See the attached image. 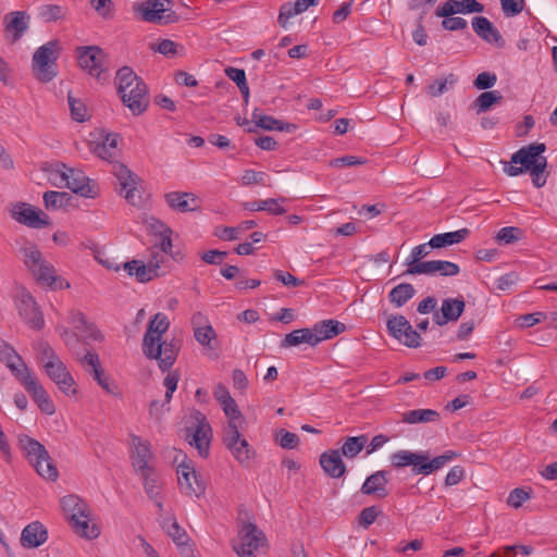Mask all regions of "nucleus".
Here are the masks:
<instances>
[{
	"instance_id": "obj_1",
	"label": "nucleus",
	"mask_w": 557,
	"mask_h": 557,
	"mask_svg": "<svg viewBox=\"0 0 557 557\" xmlns=\"http://www.w3.org/2000/svg\"><path fill=\"white\" fill-rule=\"evenodd\" d=\"M92 151L97 157L112 163V173L119 181L124 198L132 206L138 205L141 197L137 190V184L140 178L124 163L114 161L117 154V136L107 135L102 143L94 146Z\"/></svg>"
},
{
	"instance_id": "obj_2",
	"label": "nucleus",
	"mask_w": 557,
	"mask_h": 557,
	"mask_svg": "<svg viewBox=\"0 0 557 557\" xmlns=\"http://www.w3.org/2000/svg\"><path fill=\"white\" fill-rule=\"evenodd\" d=\"M117 94L124 106L134 115L146 111L149 99L146 84L136 75L129 66L121 67L116 73Z\"/></svg>"
},
{
	"instance_id": "obj_3",
	"label": "nucleus",
	"mask_w": 557,
	"mask_h": 557,
	"mask_svg": "<svg viewBox=\"0 0 557 557\" xmlns=\"http://www.w3.org/2000/svg\"><path fill=\"white\" fill-rule=\"evenodd\" d=\"M18 447L41 478L49 481L58 479L59 471L57 466L41 443L28 435L22 434L18 436Z\"/></svg>"
},
{
	"instance_id": "obj_4",
	"label": "nucleus",
	"mask_w": 557,
	"mask_h": 557,
	"mask_svg": "<svg viewBox=\"0 0 557 557\" xmlns=\"http://www.w3.org/2000/svg\"><path fill=\"white\" fill-rule=\"evenodd\" d=\"M60 41L54 39L40 46L33 54L32 73L40 83H49L58 76L57 61L61 55Z\"/></svg>"
},
{
	"instance_id": "obj_5",
	"label": "nucleus",
	"mask_w": 557,
	"mask_h": 557,
	"mask_svg": "<svg viewBox=\"0 0 557 557\" xmlns=\"http://www.w3.org/2000/svg\"><path fill=\"white\" fill-rule=\"evenodd\" d=\"M502 163L504 164L503 170L508 176H518L528 171L536 188H541L546 184L547 174H545V170L547 160H532L530 156L520 148L511 156L510 162L502 161Z\"/></svg>"
},
{
	"instance_id": "obj_6",
	"label": "nucleus",
	"mask_w": 557,
	"mask_h": 557,
	"mask_svg": "<svg viewBox=\"0 0 557 557\" xmlns=\"http://www.w3.org/2000/svg\"><path fill=\"white\" fill-rule=\"evenodd\" d=\"M23 262L35 280L45 286H53L57 281L55 270L41 255L37 245L24 240L18 248Z\"/></svg>"
},
{
	"instance_id": "obj_7",
	"label": "nucleus",
	"mask_w": 557,
	"mask_h": 557,
	"mask_svg": "<svg viewBox=\"0 0 557 557\" xmlns=\"http://www.w3.org/2000/svg\"><path fill=\"white\" fill-rule=\"evenodd\" d=\"M77 59L81 69L99 82H106L108 78L110 62L109 55L98 46H85L77 48Z\"/></svg>"
},
{
	"instance_id": "obj_8",
	"label": "nucleus",
	"mask_w": 557,
	"mask_h": 557,
	"mask_svg": "<svg viewBox=\"0 0 557 557\" xmlns=\"http://www.w3.org/2000/svg\"><path fill=\"white\" fill-rule=\"evenodd\" d=\"M171 0H146L135 3L133 9L145 22L169 25L180 20L176 12L171 9Z\"/></svg>"
},
{
	"instance_id": "obj_9",
	"label": "nucleus",
	"mask_w": 557,
	"mask_h": 557,
	"mask_svg": "<svg viewBox=\"0 0 557 557\" xmlns=\"http://www.w3.org/2000/svg\"><path fill=\"white\" fill-rule=\"evenodd\" d=\"M195 424L186 429V440L194 446L201 457L209 455L212 429L203 413L195 410L191 413Z\"/></svg>"
},
{
	"instance_id": "obj_10",
	"label": "nucleus",
	"mask_w": 557,
	"mask_h": 557,
	"mask_svg": "<svg viewBox=\"0 0 557 557\" xmlns=\"http://www.w3.org/2000/svg\"><path fill=\"white\" fill-rule=\"evenodd\" d=\"M239 423L240 421L228 422L223 431L222 440L223 444L240 465H248L253 455V450L248 442L242 437L238 430Z\"/></svg>"
},
{
	"instance_id": "obj_11",
	"label": "nucleus",
	"mask_w": 557,
	"mask_h": 557,
	"mask_svg": "<svg viewBox=\"0 0 557 557\" xmlns=\"http://www.w3.org/2000/svg\"><path fill=\"white\" fill-rule=\"evenodd\" d=\"M237 537L238 543L233 545L237 554L255 553L268 545L265 534L252 522H240Z\"/></svg>"
},
{
	"instance_id": "obj_12",
	"label": "nucleus",
	"mask_w": 557,
	"mask_h": 557,
	"mask_svg": "<svg viewBox=\"0 0 557 557\" xmlns=\"http://www.w3.org/2000/svg\"><path fill=\"white\" fill-rule=\"evenodd\" d=\"M388 334L409 348L421 346L422 337L401 314L391 315L386 321Z\"/></svg>"
},
{
	"instance_id": "obj_13",
	"label": "nucleus",
	"mask_w": 557,
	"mask_h": 557,
	"mask_svg": "<svg viewBox=\"0 0 557 557\" xmlns=\"http://www.w3.org/2000/svg\"><path fill=\"white\" fill-rule=\"evenodd\" d=\"M63 171L53 174V184L57 186H66L73 193L83 197H94V190L90 186V180L81 171L69 169L62 164Z\"/></svg>"
},
{
	"instance_id": "obj_14",
	"label": "nucleus",
	"mask_w": 557,
	"mask_h": 557,
	"mask_svg": "<svg viewBox=\"0 0 557 557\" xmlns=\"http://www.w3.org/2000/svg\"><path fill=\"white\" fill-rule=\"evenodd\" d=\"M15 305L20 317L29 327L40 330L44 326V315L26 288L20 287L17 289Z\"/></svg>"
},
{
	"instance_id": "obj_15",
	"label": "nucleus",
	"mask_w": 557,
	"mask_h": 557,
	"mask_svg": "<svg viewBox=\"0 0 557 557\" xmlns=\"http://www.w3.org/2000/svg\"><path fill=\"white\" fill-rule=\"evenodd\" d=\"M178 486L183 494L199 498L206 492V483L197 474L191 461H182L177 466Z\"/></svg>"
},
{
	"instance_id": "obj_16",
	"label": "nucleus",
	"mask_w": 557,
	"mask_h": 557,
	"mask_svg": "<svg viewBox=\"0 0 557 557\" xmlns=\"http://www.w3.org/2000/svg\"><path fill=\"white\" fill-rule=\"evenodd\" d=\"M170 322L165 314L163 313H156L149 321L147 325L146 333L144 334L143 338V352H149V355H152L156 352V355L159 356L160 350H157V347L154 345L157 342H160L162 338V335L169 330ZM158 349H160V346H158Z\"/></svg>"
},
{
	"instance_id": "obj_17",
	"label": "nucleus",
	"mask_w": 557,
	"mask_h": 557,
	"mask_svg": "<svg viewBox=\"0 0 557 557\" xmlns=\"http://www.w3.org/2000/svg\"><path fill=\"white\" fill-rule=\"evenodd\" d=\"M11 216L32 228H44L49 225L48 215L26 202L15 203L11 209Z\"/></svg>"
},
{
	"instance_id": "obj_18",
	"label": "nucleus",
	"mask_w": 557,
	"mask_h": 557,
	"mask_svg": "<svg viewBox=\"0 0 557 557\" xmlns=\"http://www.w3.org/2000/svg\"><path fill=\"white\" fill-rule=\"evenodd\" d=\"M30 16L26 11H13L4 15V36L10 44L18 41L29 28Z\"/></svg>"
},
{
	"instance_id": "obj_19",
	"label": "nucleus",
	"mask_w": 557,
	"mask_h": 557,
	"mask_svg": "<svg viewBox=\"0 0 557 557\" xmlns=\"http://www.w3.org/2000/svg\"><path fill=\"white\" fill-rule=\"evenodd\" d=\"M25 389L30 394L34 401L37 404L39 409L46 414H53L55 412V406L48 395L44 386L38 382L32 372L26 373L21 381H18Z\"/></svg>"
},
{
	"instance_id": "obj_20",
	"label": "nucleus",
	"mask_w": 557,
	"mask_h": 557,
	"mask_svg": "<svg viewBox=\"0 0 557 557\" xmlns=\"http://www.w3.org/2000/svg\"><path fill=\"white\" fill-rule=\"evenodd\" d=\"M44 368L48 376L64 394H76V388H74L75 381L60 358L55 361H46Z\"/></svg>"
},
{
	"instance_id": "obj_21",
	"label": "nucleus",
	"mask_w": 557,
	"mask_h": 557,
	"mask_svg": "<svg viewBox=\"0 0 557 557\" xmlns=\"http://www.w3.org/2000/svg\"><path fill=\"white\" fill-rule=\"evenodd\" d=\"M81 364L106 392L114 394L116 386L104 374L97 352L87 351L81 359Z\"/></svg>"
},
{
	"instance_id": "obj_22",
	"label": "nucleus",
	"mask_w": 557,
	"mask_h": 557,
	"mask_svg": "<svg viewBox=\"0 0 557 557\" xmlns=\"http://www.w3.org/2000/svg\"><path fill=\"white\" fill-rule=\"evenodd\" d=\"M0 361L3 362L16 377L21 381L26 373H30L28 367L22 357L16 352L13 346L7 341L0 338Z\"/></svg>"
},
{
	"instance_id": "obj_23",
	"label": "nucleus",
	"mask_w": 557,
	"mask_h": 557,
	"mask_svg": "<svg viewBox=\"0 0 557 557\" xmlns=\"http://www.w3.org/2000/svg\"><path fill=\"white\" fill-rule=\"evenodd\" d=\"M132 446L131 459L135 472L138 474L152 470L153 468L149 466V461L152 458L149 442L141 440V437L137 435H132Z\"/></svg>"
},
{
	"instance_id": "obj_24",
	"label": "nucleus",
	"mask_w": 557,
	"mask_h": 557,
	"mask_svg": "<svg viewBox=\"0 0 557 557\" xmlns=\"http://www.w3.org/2000/svg\"><path fill=\"white\" fill-rule=\"evenodd\" d=\"M160 346V354L159 356L153 352L152 355H149V352H144V355L148 359H154L158 361L159 368L164 372L168 371L176 361V358L178 356L180 351V343L175 338L171 341H160L157 342L154 347L158 348Z\"/></svg>"
},
{
	"instance_id": "obj_25",
	"label": "nucleus",
	"mask_w": 557,
	"mask_h": 557,
	"mask_svg": "<svg viewBox=\"0 0 557 557\" xmlns=\"http://www.w3.org/2000/svg\"><path fill=\"white\" fill-rule=\"evenodd\" d=\"M160 524L166 534L178 546L182 555L189 556L193 554V548L188 544L189 537L186 531L178 524L174 517H161Z\"/></svg>"
},
{
	"instance_id": "obj_26",
	"label": "nucleus",
	"mask_w": 557,
	"mask_h": 557,
	"mask_svg": "<svg viewBox=\"0 0 557 557\" xmlns=\"http://www.w3.org/2000/svg\"><path fill=\"white\" fill-rule=\"evenodd\" d=\"M483 10V4L476 0H447L436 8L435 15L448 17L457 13H480Z\"/></svg>"
},
{
	"instance_id": "obj_27",
	"label": "nucleus",
	"mask_w": 557,
	"mask_h": 557,
	"mask_svg": "<svg viewBox=\"0 0 557 557\" xmlns=\"http://www.w3.org/2000/svg\"><path fill=\"white\" fill-rule=\"evenodd\" d=\"M168 206L178 212H193L200 209L199 198L191 193L172 191L165 195Z\"/></svg>"
},
{
	"instance_id": "obj_28",
	"label": "nucleus",
	"mask_w": 557,
	"mask_h": 557,
	"mask_svg": "<svg viewBox=\"0 0 557 557\" xmlns=\"http://www.w3.org/2000/svg\"><path fill=\"white\" fill-rule=\"evenodd\" d=\"M319 461L323 471L332 479H339L346 472V466L338 449L322 453Z\"/></svg>"
},
{
	"instance_id": "obj_29",
	"label": "nucleus",
	"mask_w": 557,
	"mask_h": 557,
	"mask_svg": "<svg viewBox=\"0 0 557 557\" xmlns=\"http://www.w3.org/2000/svg\"><path fill=\"white\" fill-rule=\"evenodd\" d=\"M48 539V531L39 521L27 524L21 534V545L24 548H37Z\"/></svg>"
},
{
	"instance_id": "obj_30",
	"label": "nucleus",
	"mask_w": 557,
	"mask_h": 557,
	"mask_svg": "<svg viewBox=\"0 0 557 557\" xmlns=\"http://www.w3.org/2000/svg\"><path fill=\"white\" fill-rule=\"evenodd\" d=\"M387 474V471L380 470L369 475L361 486V493L364 495H374L379 498L386 497L388 495L386 490V484L388 483Z\"/></svg>"
},
{
	"instance_id": "obj_31",
	"label": "nucleus",
	"mask_w": 557,
	"mask_h": 557,
	"mask_svg": "<svg viewBox=\"0 0 557 557\" xmlns=\"http://www.w3.org/2000/svg\"><path fill=\"white\" fill-rule=\"evenodd\" d=\"M474 33L483 40L498 46L504 45V39L496 27L484 16H475L472 20Z\"/></svg>"
},
{
	"instance_id": "obj_32",
	"label": "nucleus",
	"mask_w": 557,
	"mask_h": 557,
	"mask_svg": "<svg viewBox=\"0 0 557 557\" xmlns=\"http://www.w3.org/2000/svg\"><path fill=\"white\" fill-rule=\"evenodd\" d=\"M213 395L223 407L224 413L228 418V422L240 421L242 412L238 410L236 401L231 397L228 389L224 385L218 384L214 387Z\"/></svg>"
},
{
	"instance_id": "obj_33",
	"label": "nucleus",
	"mask_w": 557,
	"mask_h": 557,
	"mask_svg": "<svg viewBox=\"0 0 557 557\" xmlns=\"http://www.w3.org/2000/svg\"><path fill=\"white\" fill-rule=\"evenodd\" d=\"M424 453H413L410 450H398L391 455V463L394 468H404L411 466L414 474H420L418 468L423 462Z\"/></svg>"
},
{
	"instance_id": "obj_34",
	"label": "nucleus",
	"mask_w": 557,
	"mask_h": 557,
	"mask_svg": "<svg viewBox=\"0 0 557 557\" xmlns=\"http://www.w3.org/2000/svg\"><path fill=\"white\" fill-rule=\"evenodd\" d=\"M459 457V454L454 450H446L443 455L436 456L430 459L428 454L424 453V461L421 462V467L418 468V472L422 475H429L443 467L448 462Z\"/></svg>"
},
{
	"instance_id": "obj_35",
	"label": "nucleus",
	"mask_w": 557,
	"mask_h": 557,
	"mask_svg": "<svg viewBox=\"0 0 557 557\" xmlns=\"http://www.w3.org/2000/svg\"><path fill=\"white\" fill-rule=\"evenodd\" d=\"M346 330V325L336 320H323L313 325V332L319 343L331 339Z\"/></svg>"
},
{
	"instance_id": "obj_36",
	"label": "nucleus",
	"mask_w": 557,
	"mask_h": 557,
	"mask_svg": "<svg viewBox=\"0 0 557 557\" xmlns=\"http://www.w3.org/2000/svg\"><path fill=\"white\" fill-rule=\"evenodd\" d=\"M252 120L256 123V126L267 131L293 132L294 129H296L295 124L284 123L280 120L274 119L273 116L262 114L259 109H255V111L252 112Z\"/></svg>"
},
{
	"instance_id": "obj_37",
	"label": "nucleus",
	"mask_w": 557,
	"mask_h": 557,
	"mask_svg": "<svg viewBox=\"0 0 557 557\" xmlns=\"http://www.w3.org/2000/svg\"><path fill=\"white\" fill-rule=\"evenodd\" d=\"M315 333L312 329H299L295 330L288 334L285 335L284 339L282 341L281 346L282 347H292L297 346L300 344H308L310 346H315L319 344V339L315 338Z\"/></svg>"
},
{
	"instance_id": "obj_38",
	"label": "nucleus",
	"mask_w": 557,
	"mask_h": 557,
	"mask_svg": "<svg viewBox=\"0 0 557 557\" xmlns=\"http://www.w3.org/2000/svg\"><path fill=\"white\" fill-rule=\"evenodd\" d=\"M280 201H285V198H269L265 200L247 201L243 203V207L244 209L251 212L263 210L274 215H281L284 214L286 210L282 206H280Z\"/></svg>"
},
{
	"instance_id": "obj_39",
	"label": "nucleus",
	"mask_w": 557,
	"mask_h": 557,
	"mask_svg": "<svg viewBox=\"0 0 557 557\" xmlns=\"http://www.w3.org/2000/svg\"><path fill=\"white\" fill-rule=\"evenodd\" d=\"M470 234L468 228H461L455 232L436 234L430 239L431 248H443L465 240Z\"/></svg>"
},
{
	"instance_id": "obj_40",
	"label": "nucleus",
	"mask_w": 557,
	"mask_h": 557,
	"mask_svg": "<svg viewBox=\"0 0 557 557\" xmlns=\"http://www.w3.org/2000/svg\"><path fill=\"white\" fill-rule=\"evenodd\" d=\"M70 525L76 534L86 539L92 540L100 534L96 524H89V509L83 513V517H75L69 521Z\"/></svg>"
},
{
	"instance_id": "obj_41",
	"label": "nucleus",
	"mask_w": 557,
	"mask_h": 557,
	"mask_svg": "<svg viewBox=\"0 0 557 557\" xmlns=\"http://www.w3.org/2000/svg\"><path fill=\"white\" fill-rule=\"evenodd\" d=\"M61 506L69 521L75 517H83V513L89 509L88 505L76 495L64 496L61 499Z\"/></svg>"
},
{
	"instance_id": "obj_42",
	"label": "nucleus",
	"mask_w": 557,
	"mask_h": 557,
	"mask_svg": "<svg viewBox=\"0 0 557 557\" xmlns=\"http://www.w3.org/2000/svg\"><path fill=\"white\" fill-rule=\"evenodd\" d=\"M440 413L433 409H414L401 413V421L408 424L436 422Z\"/></svg>"
},
{
	"instance_id": "obj_43",
	"label": "nucleus",
	"mask_w": 557,
	"mask_h": 557,
	"mask_svg": "<svg viewBox=\"0 0 557 557\" xmlns=\"http://www.w3.org/2000/svg\"><path fill=\"white\" fill-rule=\"evenodd\" d=\"M124 270L127 271L128 275H135L138 282L147 283L154 277H158L149 264H145L140 260H132L124 263Z\"/></svg>"
},
{
	"instance_id": "obj_44",
	"label": "nucleus",
	"mask_w": 557,
	"mask_h": 557,
	"mask_svg": "<svg viewBox=\"0 0 557 557\" xmlns=\"http://www.w3.org/2000/svg\"><path fill=\"white\" fill-rule=\"evenodd\" d=\"M416 294V289L410 283H400L388 294V300L395 307L400 308L406 305Z\"/></svg>"
},
{
	"instance_id": "obj_45",
	"label": "nucleus",
	"mask_w": 557,
	"mask_h": 557,
	"mask_svg": "<svg viewBox=\"0 0 557 557\" xmlns=\"http://www.w3.org/2000/svg\"><path fill=\"white\" fill-rule=\"evenodd\" d=\"M465 306V300L461 297L444 299L441 307L443 320L457 321L461 317Z\"/></svg>"
},
{
	"instance_id": "obj_46",
	"label": "nucleus",
	"mask_w": 557,
	"mask_h": 557,
	"mask_svg": "<svg viewBox=\"0 0 557 557\" xmlns=\"http://www.w3.org/2000/svg\"><path fill=\"white\" fill-rule=\"evenodd\" d=\"M67 15V8L59 4H42L38 8V17L46 23L62 21Z\"/></svg>"
},
{
	"instance_id": "obj_47",
	"label": "nucleus",
	"mask_w": 557,
	"mask_h": 557,
	"mask_svg": "<svg viewBox=\"0 0 557 557\" xmlns=\"http://www.w3.org/2000/svg\"><path fill=\"white\" fill-rule=\"evenodd\" d=\"M367 442V435L349 436L345 440L339 451L346 458L354 459L362 451Z\"/></svg>"
},
{
	"instance_id": "obj_48",
	"label": "nucleus",
	"mask_w": 557,
	"mask_h": 557,
	"mask_svg": "<svg viewBox=\"0 0 557 557\" xmlns=\"http://www.w3.org/2000/svg\"><path fill=\"white\" fill-rule=\"evenodd\" d=\"M72 195L66 191L49 190L44 194V203L48 210H57L70 205Z\"/></svg>"
},
{
	"instance_id": "obj_49",
	"label": "nucleus",
	"mask_w": 557,
	"mask_h": 557,
	"mask_svg": "<svg viewBox=\"0 0 557 557\" xmlns=\"http://www.w3.org/2000/svg\"><path fill=\"white\" fill-rule=\"evenodd\" d=\"M144 482L146 494L151 500H157L160 495L161 482L156 474L154 469L138 473Z\"/></svg>"
},
{
	"instance_id": "obj_50",
	"label": "nucleus",
	"mask_w": 557,
	"mask_h": 557,
	"mask_svg": "<svg viewBox=\"0 0 557 557\" xmlns=\"http://www.w3.org/2000/svg\"><path fill=\"white\" fill-rule=\"evenodd\" d=\"M503 100V96L499 91H484L474 101L476 113H483L490 110L494 104L499 103Z\"/></svg>"
},
{
	"instance_id": "obj_51",
	"label": "nucleus",
	"mask_w": 557,
	"mask_h": 557,
	"mask_svg": "<svg viewBox=\"0 0 557 557\" xmlns=\"http://www.w3.org/2000/svg\"><path fill=\"white\" fill-rule=\"evenodd\" d=\"M70 322L79 330L90 331L89 336L95 341L102 339L100 331H98L92 324H88L85 314L78 310H73L70 313Z\"/></svg>"
},
{
	"instance_id": "obj_52",
	"label": "nucleus",
	"mask_w": 557,
	"mask_h": 557,
	"mask_svg": "<svg viewBox=\"0 0 557 557\" xmlns=\"http://www.w3.org/2000/svg\"><path fill=\"white\" fill-rule=\"evenodd\" d=\"M153 227L156 228L160 236V242L157 243L154 247L158 248L159 251L162 252L163 255H169L173 248L171 239L172 230L161 222H157V224Z\"/></svg>"
},
{
	"instance_id": "obj_53",
	"label": "nucleus",
	"mask_w": 557,
	"mask_h": 557,
	"mask_svg": "<svg viewBox=\"0 0 557 557\" xmlns=\"http://www.w3.org/2000/svg\"><path fill=\"white\" fill-rule=\"evenodd\" d=\"M194 337L201 346L207 347L208 349L214 348L216 333L212 325H206L205 327L194 330Z\"/></svg>"
},
{
	"instance_id": "obj_54",
	"label": "nucleus",
	"mask_w": 557,
	"mask_h": 557,
	"mask_svg": "<svg viewBox=\"0 0 557 557\" xmlns=\"http://www.w3.org/2000/svg\"><path fill=\"white\" fill-rule=\"evenodd\" d=\"M457 77L455 74H448L444 79L436 81L435 83L428 86V94L431 97H438L445 94L449 87L455 85Z\"/></svg>"
},
{
	"instance_id": "obj_55",
	"label": "nucleus",
	"mask_w": 557,
	"mask_h": 557,
	"mask_svg": "<svg viewBox=\"0 0 557 557\" xmlns=\"http://www.w3.org/2000/svg\"><path fill=\"white\" fill-rule=\"evenodd\" d=\"M531 498V488L529 491L522 488V487H516L513 488L508 497H507V504L508 506L512 508H520L522 504Z\"/></svg>"
},
{
	"instance_id": "obj_56",
	"label": "nucleus",
	"mask_w": 557,
	"mask_h": 557,
	"mask_svg": "<svg viewBox=\"0 0 557 557\" xmlns=\"http://www.w3.org/2000/svg\"><path fill=\"white\" fill-rule=\"evenodd\" d=\"M522 231L519 227L515 226H505L502 227L496 236V239L499 243L509 245L518 242L521 237Z\"/></svg>"
},
{
	"instance_id": "obj_57",
	"label": "nucleus",
	"mask_w": 557,
	"mask_h": 557,
	"mask_svg": "<svg viewBox=\"0 0 557 557\" xmlns=\"http://www.w3.org/2000/svg\"><path fill=\"white\" fill-rule=\"evenodd\" d=\"M67 101L72 117L77 122L86 121L88 117L86 106L79 99L74 98L71 94L67 96Z\"/></svg>"
},
{
	"instance_id": "obj_58",
	"label": "nucleus",
	"mask_w": 557,
	"mask_h": 557,
	"mask_svg": "<svg viewBox=\"0 0 557 557\" xmlns=\"http://www.w3.org/2000/svg\"><path fill=\"white\" fill-rule=\"evenodd\" d=\"M459 265L446 261V260H434V274H440L442 276H455L459 273Z\"/></svg>"
},
{
	"instance_id": "obj_59",
	"label": "nucleus",
	"mask_w": 557,
	"mask_h": 557,
	"mask_svg": "<svg viewBox=\"0 0 557 557\" xmlns=\"http://www.w3.org/2000/svg\"><path fill=\"white\" fill-rule=\"evenodd\" d=\"M406 275L426 274L434 275V260L432 261H419L413 264H409L405 271Z\"/></svg>"
},
{
	"instance_id": "obj_60",
	"label": "nucleus",
	"mask_w": 557,
	"mask_h": 557,
	"mask_svg": "<svg viewBox=\"0 0 557 557\" xmlns=\"http://www.w3.org/2000/svg\"><path fill=\"white\" fill-rule=\"evenodd\" d=\"M497 82V76L494 73L482 72L480 73L473 82V85L476 89L487 90L492 88Z\"/></svg>"
},
{
	"instance_id": "obj_61",
	"label": "nucleus",
	"mask_w": 557,
	"mask_h": 557,
	"mask_svg": "<svg viewBox=\"0 0 557 557\" xmlns=\"http://www.w3.org/2000/svg\"><path fill=\"white\" fill-rule=\"evenodd\" d=\"M380 512L376 506L363 508L358 516L359 524L363 528H369L375 521Z\"/></svg>"
},
{
	"instance_id": "obj_62",
	"label": "nucleus",
	"mask_w": 557,
	"mask_h": 557,
	"mask_svg": "<svg viewBox=\"0 0 557 557\" xmlns=\"http://www.w3.org/2000/svg\"><path fill=\"white\" fill-rule=\"evenodd\" d=\"M503 12L506 16L520 14L525 5L524 0H500Z\"/></svg>"
},
{
	"instance_id": "obj_63",
	"label": "nucleus",
	"mask_w": 557,
	"mask_h": 557,
	"mask_svg": "<svg viewBox=\"0 0 557 557\" xmlns=\"http://www.w3.org/2000/svg\"><path fill=\"white\" fill-rule=\"evenodd\" d=\"M151 49L165 57H174L177 53V45L171 39H162L158 44H152Z\"/></svg>"
},
{
	"instance_id": "obj_64",
	"label": "nucleus",
	"mask_w": 557,
	"mask_h": 557,
	"mask_svg": "<svg viewBox=\"0 0 557 557\" xmlns=\"http://www.w3.org/2000/svg\"><path fill=\"white\" fill-rule=\"evenodd\" d=\"M277 437H278L277 441H278L280 446L285 449L296 448L299 444L298 435L295 433L285 431V430H281L277 433Z\"/></svg>"
}]
</instances>
